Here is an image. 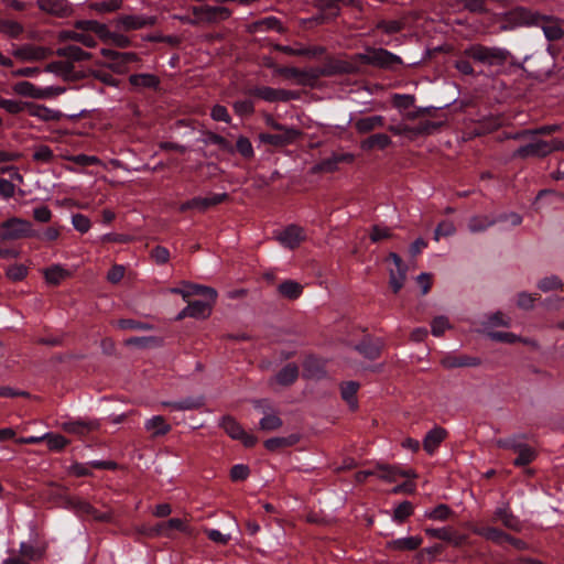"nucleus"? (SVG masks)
Wrapping results in <instances>:
<instances>
[{"mask_svg":"<svg viewBox=\"0 0 564 564\" xmlns=\"http://www.w3.org/2000/svg\"><path fill=\"white\" fill-rule=\"evenodd\" d=\"M74 30H64L59 33L62 41H74L86 47H96L98 40L109 41L113 34L104 23L96 20H77Z\"/></svg>","mask_w":564,"mask_h":564,"instance_id":"nucleus-1","label":"nucleus"},{"mask_svg":"<svg viewBox=\"0 0 564 564\" xmlns=\"http://www.w3.org/2000/svg\"><path fill=\"white\" fill-rule=\"evenodd\" d=\"M464 55L470 57L475 63L488 67H502L507 63L511 66L522 67L513 57L510 51L498 46H486L484 44H470L464 50Z\"/></svg>","mask_w":564,"mask_h":564,"instance_id":"nucleus-2","label":"nucleus"},{"mask_svg":"<svg viewBox=\"0 0 564 564\" xmlns=\"http://www.w3.org/2000/svg\"><path fill=\"white\" fill-rule=\"evenodd\" d=\"M519 17L524 24L541 28L549 43L557 42L564 36V29L561 25V21L553 15H546L521 8Z\"/></svg>","mask_w":564,"mask_h":564,"instance_id":"nucleus-3","label":"nucleus"},{"mask_svg":"<svg viewBox=\"0 0 564 564\" xmlns=\"http://www.w3.org/2000/svg\"><path fill=\"white\" fill-rule=\"evenodd\" d=\"M525 438V434H512L496 441L499 448L509 449L517 454V457L513 460V465L516 467L528 466L535 460L538 456L536 451L524 442Z\"/></svg>","mask_w":564,"mask_h":564,"instance_id":"nucleus-4","label":"nucleus"},{"mask_svg":"<svg viewBox=\"0 0 564 564\" xmlns=\"http://www.w3.org/2000/svg\"><path fill=\"white\" fill-rule=\"evenodd\" d=\"M554 151H564V140L552 139L545 141L536 137L530 138V142L520 145L514 152L513 158L525 160L528 158H546Z\"/></svg>","mask_w":564,"mask_h":564,"instance_id":"nucleus-5","label":"nucleus"},{"mask_svg":"<svg viewBox=\"0 0 564 564\" xmlns=\"http://www.w3.org/2000/svg\"><path fill=\"white\" fill-rule=\"evenodd\" d=\"M36 230L32 228L29 220L11 217L0 224V239L2 241L19 240L22 238H32Z\"/></svg>","mask_w":564,"mask_h":564,"instance_id":"nucleus-6","label":"nucleus"},{"mask_svg":"<svg viewBox=\"0 0 564 564\" xmlns=\"http://www.w3.org/2000/svg\"><path fill=\"white\" fill-rule=\"evenodd\" d=\"M361 61L387 70H398L403 66V61L399 55L382 47L369 48L366 54L361 55Z\"/></svg>","mask_w":564,"mask_h":564,"instance_id":"nucleus-7","label":"nucleus"},{"mask_svg":"<svg viewBox=\"0 0 564 564\" xmlns=\"http://www.w3.org/2000/svg\"><path fill=\"white\" fill-rule=\"evenodd\" d=\"M444 126V121L421 120L415 126L402 123L390 126L388 129L394 135H406L411 139L419 135H430L438 131Z\"/></svg>","mask_w":564,"mask_h":564,"instance_id":"nucleus-8","label":"nucleus"},{"mask_svg":"<svg viewBox=\"0 0 564 564\" xmlns=\"http://www.w3.org/2000/svg\"><path fill=\"white\" fill-rule=\"evenodd\" d=\"M507 218H511V225L513 227L521 225L523 220L522 216L514 212L502 213L495 218H489L488 216H474L468 221V229L473 234L484 232L494 225L503 223Z\"/></svg>","mask_w":564,"mask_h":564,"instance_id":"nucleus-9","label":"nucleus"},{"mask_svg":"<svg viewBox=\"0 0 564 564\" xmlns=\"http://www.w3.org/2000/svg\"><path fill=\"white\" fill-rule=\"evenodd\" d=\"M270 126L273 130L279 131V133H260L259 139L262 143L283 147L292 143L299 137L296 129L288 128L276 121H272Z\"/></svg>","mask_w":564,"mask_h":564,"instance_id":"nucleus-10","label":"nucleus"},{"mask_svg":"<svg viewBox=\"0 0 564 564\" xmlns=\"http://www.w3.org/2000/svg\"><path fill=\"white\" fill-rule=\"evenodd\" d=\"M278 73L285 77L296 79L301 85H312L324 74L321 68L301 69L293 66H282Z\"/></svg>","mask_w":564,"mask_h":564,"instance_id":"nucleus-11","label":"nucleus"},{"mask_svg":"<svg viewBox=\"0 0 564 564\" xmlns=\"http://www.w3.org/2000/svg\"><path fill=\"white\" fill-rule=\"evenodd\" d=\"M220 426L231 438L241 441L247 447H252L258 442L254 435L247 433L242 426L230 415H226L221 419Z\"/></svg>","mask_w":564,"mask_h":564,"instance_id":"nucleus-12","label":"nucleus"},{"mask_svg":"<svg viewBox=\"0 0 564 564\" xmlns=\"http://www.w3.org/2000/svg\"><path fill=\"white\" fill-rule=\"evenodd\" d=\"M36 7L43 13L58 19H66L74 12L68 0H36Z\"/></svg>","mask_w":564,"mask_h":564,"instance_id":"nucleus-13","label":"nucleus"},{"mask_svg":"<svg viewBox=\"0 0 564 564\" xmlns=\"http://www.w3.org/2000/svg\"><path fill=\"white\" fill-rule=\"evenodd\" d=\"M251 96L258 97L269 102L290 101L296 98V94L292 90L278 89L269 86H257L249 90Z\"/></svg>","mask_w":564,"mask_h":564,"instance_id":"nucleus-14","label":"nucleus"},{"mask_svg":"<svg viewBox=\"0 0 564 564\" xmlns=\"http://www.w3.org/2000/svg\"><path fill=\"white\" fill-rule=\"evenodd\" d=\"M90 468L115 470L118 464L112 460H91L86 464L75 462L68 467V474L75 477H89L93 476Z\"/></svg>","mask_w":564,"mask_h":564,"instance_id":"nucleus-15","label":"nucleus"},{"mask_svg":"<svg viewBox=\"0 0 564 564\" xmlns=\"http://www.w3.org/2000/svg\"><path fill=\"white\" fill-rule=\"evenodd\" d=\"M118 26L124 31L141 30L148 26H153L156 23L155 17L138 15V14H122L117 19Z\"/></svg>","mask_w":564,"mask_h":564,"instance_id":"nucleus-16","label":"nucleus"},{"mask_svg":"<svg viewBox=\"0 0 564 564\" xmlns=\"http://www.w3.org/2000/svg\"><path fill=\"white\" fill-rule=\"evenodd\" d=\"M230 10L225 7L199 6L193 8V14L202 21L215 22L230 17Z\"/></svg>","mask_w":564,"mask_h":564,"instance_id":"nucleus-17","label":"nucleus"},{"mask_svg":"<svg viewBox=\"0 0 564 564\" xmlns=\"http://www.w3.org/2000/svg\"><path fill=\"white\" fill-rule=\"evenodd\" d=\"M47 50L32 44L13 45L12 55L21 61H41L46 57Z\"/></svg>","mask_w":564,"mask_h":564,"instance_id":"nucleus-18","label":"nucleus"},{"mask_svg":"<svg viewBox=\"0 0 564 564\" xmlns=\"http://www.w3.org/2000/svg\"><path fill=\"white\" fill-rule=\"evenodd\" d=\"M210 303L208 300H194L187 301V306L184 307L177 315L176 319H183L185 317L200 318L209 315Z\"/></svg>","mask_w":564,"mask_h":564,"instance_id":"nucleus-19","label":"nucleus"},{"mask_svg":"<svg viewBox=\"0 0 564 564\" xmlns=\"http://www.w3.org/2000/svg\"><path fill=\"white\" fill-rule=\"evenodd\" d=\"M440 362L446 369H454L464 367H477L481 361L477 357L448 352L441 358Z\"/></svg>","mask_w":564,"mask_h":564,"instance_id":"nucleus-20","label":"nucleus"},{"mask_svg":"<svg viewBox=\"0 0 564 564\" xmlns=\"http://www.w3.org/2000/svg\"><path fill=\"white\" fill-rule=\"evenodd\" d=\"M62 429L66 433L75 434L79 437H84L88 435L90 432L99 429V423L97 421H86V420H67L62 423Z\"/></svg>","mask_w":564,"mask_h":564,"instance_id":"nucleus-21","label":"nucleus"},{"mask_svg":"<svg viewBox=\"0 0 564 564\" xmlns=\"http://www.w3.org/2000/svg\"><path fill=\"white\" fill-rule=\"evenodd\" d=\"M15 94L36 99L48 98L53 95V87L40 88L30 82L22 80L13 85Z\"/></svg>","mask_w":564,"mask_h":564,"instance_id":"nucleus-22","label":"nucleus"},{"mask_svg":"<svg viewBox=\"0 0 564 564\" xmlns=\"http://www.w3.org/2000/svg\"><path fill=\"white\" fill-rule=\"evenodd\" d=\"M355 155L352 153H333L332 156L318 162L314 170L316 172L333 173L338 170L340 163H352Z\"/></svg>","mask_w":564,"mask_h":564,"instance_id":"nucleus-23","label":"nucleus"},{"mask_svg":"<svg viewBox=\"0 0 564 564\" xmlns=\"http://www.w3.org/2000/svg\"><path fill=\"white\" fill-rule=\"evenodd\" d=\"M492 521L501 522L503 527L511 531L519 532L522 529L521 521L512 513L509 505L498 507L494 512Z\"/></svg>","mask_w":564,"mask_h":564,"instance_id":"nucleus-24","label":"nucleus"},{"mask_svg":"<svg viewBox=\"0 0 564 564\" xmlns=\"http://www.w3.org/2000/svg\"><path fill=\"white\" fill-rule=\"evenodd\" d=\"M306 239L304 229L297 225H289L280 234L279 240L290 249H295Z\"/></svg>","mask_w":564,"mask_h":564,"instance_id":"nucleus-25","label":"nucleus"},{"mask_svg":"<svg viewBox=\"0 0 564 564\" xmlns=\"http://www.w3.org/2000/svg\"><path fill=\"white\" fill-rule=\"evenodd\" d=\"M354 0H316V7L323 11V20H334L340 13V4L350 6Z\"/></svg>","mask_w":564,"mask_h":564,"instance_id":"nucleus-26","label":"nucleus"},{"mask_svg":"<svg viewBox=\"0 0 564 564\" xmlns=\"http://www.w3.org/2000/svg\"><path fill=\"white\" fill-rule=\"evenodd\" d=\"M129 84L134 89H152L158 90L160 88V78L154 74L141 73L132 74L129 76Z\"/></svg>","mask_w":564,"mask_h":564,"instance_id":"nucleus-27","label":"nucleus"},{"mask_svg":"<svg viewBox=\"0 0 564 564\" xmlns=\"http://www.w3.org/2000/svg\"><path fill=\"white\" fill-rule=\"evenodd\" d=\"M382 343L378 338H365L357 346L356 350L369 360H376L382 351Z\"/></svg>","mask_w":564,"mask_h":564,"instance_id":"nucleus-28","label":"nucleus"},{"mask_svg":"<svg viewBox=\"0 0 564 564\" xmlns=\"http://www.w3.org/2000/svg\"><path fill=\"white\" fill-rule=\"evenodd\" d=\"M192 296H200L205 300L215 302L217 292L215 289L209 286L185 282L183 300L187 302Z\"/></svg>","mask_w":564,"mask_h":564,"instance_id":"nucleus-29","label":"nucleus"},{"mask_svg":"<svg viewBox=\"0 0 564 564\" xmlns=\"http://www.w3.org/2000/svg\"><path fill=\"white\" fill-rule=\"evenodd\" d=\"M423 543V539L416 536L399 538L387 542V549L391 551H415Z\"/></svg>","mask_w":564,"mask_h":564,"instance_id":"nucleus-30","label":"nucleus"},{"mask_svg":"<svg viewBox=\"0 0 564 564\" xmlns=\"http://www.w3.org/2000/svg\"><path fill=\"white\" fill-rule=\"evenodd\" d=\"M392 144L391 138L386 133H375L361 140L360 148L364 151H372L375 149L384 150Z\"/></svg>","mask_w":564,"mask_h":564,"instance_id":"nucleus-31","label":"nucleus"},{"mask_svg":"<svg viewBox=\"0 0 564 564\" xmlns=\"http://www.w3.org/2000/svg\"><path fill=\"white\" fill-rule=\"evenodd\" d=\"M386 123L384 117L375 115L370 117H362L355 121L354 126L359 133H369L378 128H383Z\"/></svg>","mask_w":564,"mask_h":564,"instance_id":"nucleus-32","label":"nucleus"},{"mask_svg":"<svg viewBox=\"0 0 564 564\" xmlns=\"http://www.w3.org/2000/svg\"><path fill=\"white\" fill-rule=\"evenodd\" d=\"M443 427H434L429 431L423 440V447L429 454H433L446 436Z\"/></svg>","mask_w":564,"mask_h":564,"instance_id":"nucleus-33","label":"nucleus"},{"mask_svg":"<svg viewBox=\"0 0 564 564\" xmlns=\"http://www.w3.org/2000/svg\"><path fill=\"white\" fill-rule=\"evenodd\" d=\"M304 376L319 379L325 376L323 361L315 356H307L303 361Z\"/></svg>","mask_w":564,"mask_h":564,"instance_id":"nucleus-34","label":"nucleus"},{"mask_svg":"<svg viewBox=\"0 0 564 564\" xmlns=\"http://www.w3.org/2000/svg\"><path fill=\"white\" fill-rule=\"evenodd\" d=\"M25 109H28L31 116L37 117L44 121H55L61 117L58 111L50 109L43 105L25 102Z\"/></svg>","mask_w":564,"mask_h":564,"instance_id":"nucleus-35","label":"nucleus"},{"mask_svg":"<svg viewBox=\"0 0 564 564\" xmlns=\"http://www.w3.org/2000/svg\"><path fill=\"white\" fill-rule=\"evenodd\" d=\"M299 378V367L290 362L285 365L276 375L275 381L283 387H289L293 384Z\"/></svg>","mask_w":564,"mask_h":564,"instance_id":"nucleus-36","label":"nucleus"},{"mask_svg":"<svg viewBox=\"0 0 564 564\" xmlns=\"http://www.w3.org/2000/svg\"><path fill=\"white\" fill-rule=\"evenodd\" d=\"M477 534L499 545L507 543L510 535L509 533H506L501 529L489 525L479 528L477 530Z\"/></svg>","mask_w":564,"mask_h":564,"instance_id":"nucleus-37","label":"nucleus"},{"mask_svg":"<svg viewBox=\"0 0 564 564\" xmlns=\"http://www.w3.org/2000/svg\"><path fill=\"white\" fill-rule=\"evenodd\" d=\"M370 474L376 475L378 478L390 481V482L397 481V479L399 477H408L409 476L408 473L398 470L394 467L389 466V465H378V467L375 469V471L365 473L364 478Z\"/></svg>","mask_w":564,"mask_h":564,"instance_id":"nucleus-38","label":"nucleus"},{"mask_svg":"<svg viewBox=\"0 0 564 564\" xmlns=\"http://www.w3.org/2000/svg\"><path fill=\"white\" fill-rule=\"evenodd\" d=\"M0 33L10 39L18 40L24 33V26L19 21L0 18Z\"/></svg>","mask_w":564,"mask_h":564,"instance_id":"nucleus-39","label":"nucleus"},{"mask_svg":"<svg viewBox=\"0 0 564 564\" xmlns=\"http://www.w3.org/2000/svg\"><path fill=\"white\" fill-rule=\"evenodd\" d=\"M145 429L152 433L153 437L163 436L171 431V425L167 424L163 416L155 415L145 422Z\"/></svg>","mask_w":564,"mask_h":564,"instance_id":"nucleus-40","label":"nucleus"},{"mask_svg":"<svg viewBox=\"0 0 564 564\" xmlns=\"http://www.w3.org/2000/svg\"><path fill=\"white\" fill-rule=\"evenodd\" d=\"M300 441V436L297 434H291L286 437H271L264 442V447L268 451H278L284 447H290L295 445Z\"/></svg>","mask_w":564,"mask_h":564,"instance_id":"nucleus-41","label":"nucleus"},{"mask_svg":"<svg viewBox=\"0 0 564 564\" xmlns=\"http://www.w3.org/2000/svg\"><path fill=\"white\" fill-rule=\"evenodd\" d=\"M359 383L356 381H346L340 384L341 398L350 408H357L356 394L359 390Z\"/></svg>","mask_w":564,"mask_h":564,"instance_id":"nucleus-42","label":"nucleus"},{"mask_svg":"<svg viewBox=\"0 0 564 564\" xmlns=\"http://www.w3.org/2000/svg\"><path fill=\"white\" fill-rule=\"evenodd\" d=\"M57 53L59 56L76 62L89 59L91 56L88 52L84 51L83 48L74 44H69L58 48Z\"/></svg>","mask_w":564,"mask_h":564,"instance_id":"nucleus-43","label":"nucleus"},{"mask_svg":"<svg viewBox=\"0 0 564 564\" xmlns=\"http://www.w3.org/2000/svg\"><path fill=\"white\" fill-rule=\"evenodd\" d=\"M278 291L283 297L289 300H296L301 296L303 286L293 280H285L279 284Z\"/></svg>","mask_w":564,"mask_h":564,"instance_id":"nucleus-44","label":"nucleus"},{"mask_svg":"<svg viewBox=\"0 0 564 564\" xmlns=\"http://www.w3.org/2000/svg\"><path fill=\"white\" fill-rule=\"evenodd\" d=\"M67 276L68 271L59 264H53L44 270V278L52 285H58Z\"/></svg>","mask_w":564,"mask_h":564,"instance_id":"nucleus-45","label":"nucleus"},{"mask_svg":"<svg viewBox=\"0 0 564 564\" xmlns=\"http://www.w3.org/2000/svg\"><path fill=\"white\" fill-rule=\"evenodd\" d=\"M86 77L90 80H97L110 87H118L120 84V80L113 77L112 74L106 69H93Z\"/></svg>","mask_w":564,"mask_h":564,"instance_id":"nucleus-46","label":"nucleus"},{"mask_svg":"<svg viewBox=\"0 0 564 564\" xmlns=\"http://www.w3.org/2000/svg\"><path fill=\"white\" fill-rule=\"evenodd\" d=\"M536 288L544 293L556 290L564 291V283L557 275L552 274L540 279L536 283Z\"/></svg>","mask_w":564,"mask_h":564,"instance_id":"nucleus-47","label":"nucleus"},{"mask_svg":"<svg viewBox=\"0 0 564 564\" xmlns=\"http://www.w3.org/2000/svg\"><path fill=\"white\" fill-rule=\"evenodd\" d=\"M164 405L170 406L172 410H195L204 405V398L189 397L178 402H166Z\"/></svg>","mask_w":564,"mask_h":564,"instance_id":"nucleus-48","label":"nucleus"},{"mask_svg":"<svg viewBox=\"0 0 564 564\" xmlns=\"http://www.w3.org/2000/svg\"><path fill=\"white\" fill-rule=\"evenodd\" d=\"M76 511L82 514L89 516L99 521H106L108 519L107 514L99 512L96 508H94L89 502L85 500H76L73 503Z\"/></svg>","mask_w":564,"mask_h":564,"instance_id":"nucleus-49","label":"nucleus"},{"mask_svg":"<svg viewBox=\"0 0 564 564\" xmlns=\"http://www.w3.org/2000/svg\"><path fill=\"white\" fill-rule=\"evenodd\" d=\"M237 151L243 159L251 160L254 158V150L251 144V141L245 137L239 135L234 147V152Z\"/></svg>","mask_w":564,"mask_h":564,"instance_id":"nucleus-50","label":"nucleus"},{"mask_svg":"<svg viewBox=\"0 0 564 564\" xmlns=\"http://www.w3.org/2000/svg\"><path fill=\"white\" fill-rule=\"evenodd\" d=\"M541 300V295L538 294V293H527V292H520L518 295H517V306L520 308V310H523V311H530L534 307V304L536 301H540Z\"/></svg>","mask_w":564,"mask_h":564,"instance_id":"nucleus-51","label":"nucleus"},{"mask_svg":"<svg viewBox=\"0 0 564 564\" xmlns=\"http://www.w3.org/2000/svg\"><path fill=\"white\" fill-rule=\"evenodd\" d=\"M191 209H197L199 212H205L208 209V203L206 200L205 197H194L192 199H188L186 202H183L180 207H178V210L181 213H186Z\"/></svg>","mask_w":564,"mask_h":564,"instance_id":"nucleus-52","label":"nucleus"},{"mask_svg":"<svg viewBox=\"0 0 564 564\" xmlns=\"http://www.w3.org/2000/svg\"><path fill=\"white\" fill-rule=\"evenodd\" d=\"M122 6L121 0H105L90 3L89 8L99 13L115 12Z\"/></svg>","mask_w":564,"mask_h":564,"instance_id":"nucleus-53","label":"nucleus"},{"mask_svg":"<svg viewBox=\"0 0 564 564\" xmlns=\"http://www.w3.org/2000/svg\"><path fill=\"white\" fill-rule=\"evenodd\" d=\"M44 441H46L50 449L56 452L64 449L69 444V441L63 435L52 433L44 434Z\"/></svg>","mask_w":564,"mask_h":564,"instance_id":"nucleus-54","label":"nucleus"},{"mask_svg":"<svg viewBox=\"0 0 564 564\" xmlns=\"http://www.w3.org/2000/svg\"><path fill=\"white\" fill-rule=\"evenodd\" d=\"M470 57H466L464 55V51L460 56L455 61V68L463 75L466 76H477L478 73L475 70L474 66L470 63Z\"/></svg>","mask_w":564,"mask_h":564,"instance_id":"nucleus-55","label":"nucleus"},{"mask_svg":"<svg viewBox=\"0 0 564 564\" xmlns=\"http://www.w3.org/2000/svg\"><path fill=\"white\" fill-rule=\"evenodd\" d=\"M435 112L434 108H410L404 111V119L409 121H415L417 119L427 120L426 117L433 116Z\"/></svg>","mask_w":564,"mask_h":564,"instance_id":"nucleus-56","label":"nucleus"},{"mask_svg":"<svg viewBox=\"0 0 564 564\" xmlns=\"http://www.w3.org/2000/svg\"><path fill=\"white\" fill-rule=\"evenodd\" d=\"M207 142L215 144L219 147L221 150H225L229 153H234V147L232 144L223 135L216 133V132H207Z\"/></svg>","mask_w":564,"mask_h":564,"instance_id":"nucleus-57","label":"nucleus"},{"mask_svg":"<svg viewBox=\"0 0 564 564\" xmlns=\"http://www.w3.org/2000/svg\"><path fill=\"white\" fill-rule=\"evenodd\" d=\"M6 274L12 281H22L28 275V268L24 264L14 263L8 267Z\"/></svg>","mask_w":564,"mask_h":564,"instance_id":"nucleus-58","label":"nucleus"},{"mask_svg":"<svg viewBox=\"0 0 564 564\" xmlns=\"http://www.w3.org/2000/svg\"><path fill=\"white\" fill-rule=\"evenodd\" d=\"M412 512L413 505L410 501H403L394 509L393 519L394 521L402 523L412 514Z\"/></svg>","mask_w":564,"mask_h":564,"instance_id":"nucleus-59","label":"nucleus"},{"mask_svg":"<svg viewBox=\"0 0 564 564\" xmlns=\"http://www.w3.org/2000/svg\"><path fill=\"white\" fill-rule=\"evenodd\" d=\"M257 26L260 30H275L279 33H283L285 31L284 26L282 25L281 21L275 17H267L262 20H260L257 23Z\"/></svg>","mask_w":564,"mask_h":564,"instance_id":"nucleus-60","label":"nucleus"},{"mask_svg":"<svg viewBox=\"0 0 564 564\" xmlns=\"http://www.w3.org/2000/svg\"><path fill=\"white\" fill-rule=\"evenodd\" d=\"M259 424L263 431H275L282 426V420L275 414H265Z\"/></svg>","mask_w":564,"mask_h":564,"instance_id":"nucleus-61","label":"nucleus"},{"mask_svg":"<svg viewBox=\"0 0 564 564\" xmlns=\"http://www.w3.org/2000/svg\"><path fill=\"white\" fill-rule=\"evenodd\" d=\"M415 97L412 95L395 94L393 96V106L399 110H408L414 107Z\"/></svg>","mask_w":564,"mask_h":564,"instance_id":"nucleus-62","label":"nucleus"},{"mask_svg":"<svg viewBox=\"0 0 564 564\" xmlns=\"http://www.w3.org/2000/svg\"><path fill=\"white\" fill-rule=\"evenodd\" d=\"M0 108L4 109L11 115H18L25 109V102L23 104L17 100L0 97Z\"/></svg>","mask_w":564,"mask_h":564,"instance_id":"nucleus-63","label":"nucleus"},{"mask_svg":"<svg viewBox=\"0 0 564 564\" xmlns=\"http://www.w3.org/2000/svg\"><path fill=\"white\" fill-rule=\"evenodd\" d=\"M541 305L546 310L557 311L564 306V296L554 294L541 301Z\"/></svg>","mask_w":564,"mask_h":564,"instance_id":"nucleus-64","label":"nucleus"}]
</instances>
